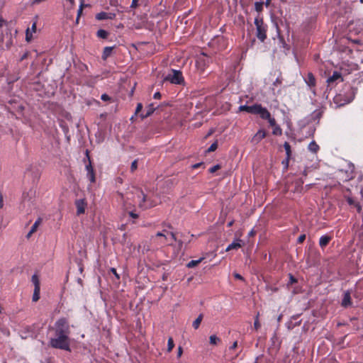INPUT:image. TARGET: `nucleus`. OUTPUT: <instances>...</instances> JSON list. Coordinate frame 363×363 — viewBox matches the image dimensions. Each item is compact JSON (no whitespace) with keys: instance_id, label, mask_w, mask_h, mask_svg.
Returning <instances> with one entry per match:
<instances>
[{"instance_id":"obj_48","label":"nucleus","mask_w":363,"mask_h":363,"mask_svg":"<svg viewBox=\"0 0 363 363\" xmlns=\"http://www.w3.org/2000/svg\"><path fill=\"white\" fill-rule=\"evenodd\" d=\"M143 108V105L142 104L139 103L138 104L137 106H136V109H135V113L138 114Z\"/></svg>"},{"instance_id":"obj_45","label":"nucleus","mask_w":363,"mask_h":363,"mask_svg":"<svg viewBox=\"0 0 363 363\" xmlns=\"http://www.w3.org/2000/svg\"><path fill=\"white\" fill-rule=\"evenodd\" d=\"M101 99L104 101H108L111 99V97L108 94H104L101 95Z\"/></svg>"},{"instance_id":"obj_17","label":"nucleus","mask_w":363,"mask_h":363,"mask_svg":"<svg viewBox=\"0 0 363 363\" xmlns=\"http://www.w3.org/2000/svg\"><path fill=\"white\" fill-rule=\"evenodd\" d=\"M332 236L325 235L320 238L319 245L322 249H324L331 241Z\"/></svg>"},{"instance_id":"obj_21","label":"nucleus","mask_w":363,"mask_h":363,"mask_svg":"<svg viewBox=\"0 0 363 363\" xmlns=\"http://www.w3.org/2000/svg\"><path fill=\"white\" fill-rule=\"evenodd\" d=\"M240 241H241V240H239L238 242H233L231 244H230V245L227 247V248H226L225 251H226V252H228V251H230V250H237V249H238V248L241 247L242 245L240 243Z\"/></svg>"},{"instance_id":"obj_7","label":"nucleus","mask_w":363,"mask_h":363,"mask_svg":"<svg viewBox=\"0 0 363 363\" xmlns=\"http://www.w3.org/2000/svg\"><path fill=\"white\" fill-rule=\"evenodd\" d=\"M343 81L342 74L338 71L333 72V74L327 79L328 88L332 89L338 83Z\"/></svg>"},{"instance_id":"obj_49","label":"nucleus","mask_w":363,"mask_h":363,"mask_svg":"<svg viewBox=\"0 0 363 363\" xmlns=\"http://www.w3.org/2000/svg\"><path fill=\"white\" fill-rule=\"evenodd\" d=\"M233 276L237 279L244 281V278L238 273H234Z\"/></svg>"},{"instance_id":"obj_41","label":"nucleus","mask_w":363,"mask_h":363,"mask_svg":"<svg viewBox=\"0 0 363 363\" xmlns=\"http://www.w3.org/2000/svg\"><path fill=\"white\" fill-rule=\"evenodd\" d=\"M305 240H306V235L305 234H301L298 238L297 242L298 244H301V243H303L304 242Z\"/></svg>"},{"instance_id":"obj_3","label":"nucleus","mask_w":363,"mask_h":363,"mask_svg":"<svg viewBox=\"0 0 363 363\" xmlns=\"http://www.w3.org/2000/svg\"><path fill=\"white\" fill-rule=\"evenodd\" d=\"M357 89L350 85H345L343 93L336 94L333 98V102L337 107L342 106L350 103L355 96Z\"/></svg>"},{"instance_id":"obj_36","label":"nucleus","mask_w":363,"mask_h":363,"mask_svg":"<svg viewBox=\"0 0 363 363\" xmlns=\"http://www.w3.org/2000/svg\"><path fill=\"white\" fill-rule=\"evenodd\" d=\"M33 39V33L30 32V28H27L26 32V40L27 42H30Z\"/></svg>"},{"instance_id":"obj_37","label":"nucleus","mask_w":363,"mask_h":363,"mask_svg":"<svg viewBox=\"0 0 363 363\" xmlns=\"http://www.w3.org/2000/svg\"><path fill=\"white\" fill-rule=\"evenodd\" d=\"M259 314L258 313L255 317V322H254V328L256 330H257L261 326L259 321Z\"/></svg>"},{"instance_id":"obj_20","label":"nucleus","mask_w":363,"mask_h":363,"mask_svg":"<svg viewBox=\"0 0 363 363\" xmlns=\"http://www.w3.org/2000/svg\"><path fill=\"white\" fill-rule=\"evenodd\" d=\"M113 48V47H105L102 53V59L106 60L108 57L111 56Z\"/></svg>"},{"instance_id":"obj_42","label":"nucleus","mask_w":363,"mask_h":363,"mask_svg":"<svg viewBox=\"0 0 363 363\" xmlns=\"http://www.w3.org/2000/svg\"><path fill=\"white\" fill-rule=\"evenodd\" d=\"M297 282V279L291 274H289V284L291 285Z\"/></svg>"},{"instance_id":"obj_58","label":"nucleus","mask_w":363,"mask_h":363,"mask_svg":"<svg viewBox=\"0 0 363 363\" xmlns=\"http://www.w3.org/2000/svg\"><path fill=\"white\" fill-rule=\"evenodd\" d=\"M15 80H17V79H8V84H11V83H13Z\"/></svg>"},{"instance_id":"obj_2","label":"nucleus","mask_w":363,"mask_h":363,"mask_svg":"<svg viewBox=\"0 0 363 363\" xmlns=\"http://www.w3.org/2000/svg\"><path fill=\"white\" fill-rule=\"evenodd\" d=\"M121 201L123 203V207L125 211L133 210V208L138 204L140 208L147 209L155 206L148 200L144 192L138 189H135L134 192L127 194L125 199L123 195L120 194Z\"/></svg>"},{"instance_id":"obj_54","label":"nucleus","mask_w":363,"mask_h":363,"mask_svg":"<svg viewBox=\"0 0 363 363\" xmlns=\"http://www.w3.org/2000/svg\"><path fill=\"white\" fill-rule=\"evenodd\" d=\"M3 206H4L3 195L0 192V208H3Z\"/></svg>"},{"instance_id":"obj_8","label":"nucleus","mask_w":363,"mask_h":363,"mask_svg":"<svg viewBox=\"0 0 363 363\" xmlns=\"http://www.w3.org/2000/svg\"><path fill=\"white\" fill-rule=\"evenodd\" d=\"M262 108V106L259 104H255L252 106L242 105L239 107V111H245L251 114L259 115Z\"/></svg>"},{"instance_id":"obj_30","label":"nucleus","mask_w":363,"mask_h":363,"mask_svg":"<svg viewBox=\"0 0 363 363\" xmlns=\"http://www.w3.org/2000/svg\"><path fill=\"white\" fill-rule=\"evenodd\" d=\"M284 147L286 151V157L289 159L291 157V145L288 142H285L284 144Z\"/></svg>"},{"instance_id":"obj_6","label":"nucleus","mask_w":363,"mask_h":363,"mask_svg":"<svg viewBox=\"0 0 363 363\" xmlns=\"http://www.w3.org/2000/svg\"><path fill=\"white\" fill-rule=\"evenodd\" d=\"M165 81H168L174 84H184V79L182 72L179 70L172 69V73L167 75L164 78Z\"/></svg>"},{"instance_id":"obj_1","label":"nucleus","mask_w":363,"mask_h":363,"mask_svg":"<svg viewBox=\"0 0 363 363\" xmlns=\"http://www.w3.org/2000/svg\"><path fill=\"white\" fill-rule=\"evenodd\" d=\"M52 330L53 337L50 338L49 345L55 349L70 351L71 333L69 321L65 318H59L54 324Z\"/></svg>"},{"instance_id":"obj_51","label":"nucleus","mask_w":363,"mask_h":363,"mask_svg":"<svg viewBox=\"0 0 363 363\" xmlns=\"http://www.w3.org/2000/svg\"><path fill=\"white\" fill-rule=\"evenodd\" d=\"M6 24V20H4L1 16H0V28H2Z\"/></svg>"},{"instance_id":"obj_52","label":"nucleus","mask_w":363,"mask_h":363,"mask_svg":"<svg viewBox=\"0 0 363 363\" xmlns=\"http://www.w3.org/2000/svg\"><path fill=\"white\" fill-rule=\"evenodd\" d=\"M153 98L155 99H160L161 98V94L159 91H157L154 94Z\"/></svg>"},{"instance_id":"obj_64","label":"nucleus","mask_w":363,"mask_h":363,"mask_svg":"<svg viewBox=\"0 0 363 363\" xmlns=\"http://www.w3.org/2000/svg\"><path fill=\"white\" fill-rule=\"evenodd\" d=\"M360 194L362 195V196L363 197V188L361 189L360 191Z\"/></svg>"},{"instance_id":"obj_39","label":"nucleus","mask_w":363,"mask_h":363,"mask_svg":"<svg viewBox=\"0 0 363 363\" xmlns=\"http://www.w3.org/2000/svg\"><path fill=\"white\" fill-rule=\"evenodd\" d=\"M127 212L132 218L136 219L138 218V214L135 213L133 210H129Z\"/></svg>"},{"instance_id":"obj_10","label":"nucleus","mask_w":363,"mask_h":363,"mask_svg":"<svg viewBox=\"0 0 363 363\" xmlns=\"http://www.w3.org/2000/svg\"><path fill=\"white\" fill-rule=\"evenodd\" d=\"M170 232L167 231V230H164L162 232H158L154 237L155 239H157L159 238H162V240L158 241V243L160 245H168L170 246L173 245V242H171L169 243H167L169 241L168 235Z\"/></svg>"},{"instance_id":"obj_50","label":"nucleus","mask_w":363,"mask_h":363,"mask_svg":"<svg viewBox=\"0 0 363 363\" xmlns=\"http://www.w3.org/2000/svg\"><path fill=\"white\" fill-rule=\"evenodd\" d=\"M202 165H203V162L196 163V164L192 165V168L194 169H198L200 167H201Z\"/></svg>"},{"instance_id":"obj_47","label":"nucleus","mask_w":363,"mask_h":363,"mask_svg":"<svg viewBox=\"0 0 363 363\" xmlns=\"http://www.w3.org/2000/svg\"><path fill=\"white\" fill-rule=\"evenodd\" d=\"M82 9H83V5L82 4L78 10V12H77V22H78L79 18L82 13Z\"/></svg>"},{"instance_id":"obj_15","label":"nucleus","mask_w":363,"mask_h":363,"mask_svg":"<svg viewBox=\"0 0 363 363\" xmlns=\"http://www.w3.org/2000/svg\"><path fill=\"white\" fill-rule=\"evenodd\" d=\"M352 298L350 291H347L343 294L341 306L344 308H347L352 306Z\"/></svg>"},{"instance_id":"obj_34","label":"nucleus","mask_w":363,"mask_h":363,"mask_svg":"<svg viewBox=\"0 0 363 363\" xmlns=\"http://www.w3.org/2000/svg\"><path fill=\"white\" fill-rule=\"evenodd\" d=\"M263 5H264V2H255V11H257L258 13L262 11Z\"/></svg>"},{"instance_id":"obj_46","label":"nucleus","mask_w":363,"mask_h":363,"mask_svg":"<svg viewBox=\"0 0 363 363\" xmlns=\"http://www.w3.org/2000/svg\"><path fill=\"white\" fill-rule=\"evenodd\" d=\"M138 1L139 0H133L130 5V8L135 9L138 6Z\"/></svg>"},{"instance_id":"obj_38","label":"nucleus","mask_w":363,"mask_h":363,"mask_svg":"<svg viewBox=\"0 0 363 363\" xmlns=\"http://www.w3.org/2000/svg\"><path fill=\"white\" fill-rule=\"evenodd\" d=\"M220 168H221V166L220 164H216V165H214L212 167H211L208 169V171L210 173H214L216 171H218V169H220Z\"/></svg>"},{"instance_id":"obj_27","label":"nucleus","mask_w":363,"mask_h":363,"mask_svg":"<svg viewBox=\"0 0 363 363\" xmlns=\"http://www.w3.org/2000/svg\"><path fill=\"white\" fill-rule=\"evenodd\" d=\"M308 149L312 152H317L319 150V146L316 144L315 141H312L308 145Z\"/></svg>"},{"instance_id":"obj_26","label":"nucleus","mask_w":363,"mask_h":363,"mask_svg":"<svg viewBox=\"0 0 363 363\" xmlns=\"http://www.w3.org/2000/svg\"><path fill=\"white\" fill-rule=\"evenodd\" d=\"M108 33L103 29H99L96 33V36L99 38L106 39L108 38Z\"/></svg>"},{"instance_id":"obj_60","label":"nucleus","mask_w":363,"mask_h":363,"mask_svg":"<svg viewBox=\"0 0 363 363\" xmlns=\"http://www.w3.org/2000/svg\"><path fill=\"white\" fill-rule=\"evenodd\" d=\"M357 318L353 317V318H350V321H351V322H354V321H357Z\"/></svg>"},{"instance_id":"obj_53","label":"nucleus","mask_w":363,"mask_h":363,"mask_svg":"<svg viewBox=\"0 0 363 363\" xmlns=\"http://www.w3.org/2000/svg\"><path fill=\"white\" fill-rule=\"evenodd\" d=\"M238 347V342L237 341H235L233 345L230 347V350H235Z\"/></svg>"},{"instance_id":"obj_13","label":"nucleus","mask_w":363,"mask_h":363,"mask_svg":"<svg viewBox=\"0 0 363 363\" xmlns=\"http://www.w3.org/2000/svg\"><path fill=\"white\" fill-rule=\"evenodd\" d=\"M75 206L77 208V214L80 215L84 213L87 203L85 199H77L75 201Z\"/></svg>"},{"instance_id":"obj_35","label":"nucleus","mask_w":363,"mask_h":363,"mask_svg":"<svg viewBox=\"0 0 363 363\" xmlns=\"http://www.w3.org/2000/svg\"><path fill=\"white\" fill-rule=\"evenodd\" d=\"M218 148V143L217 141L214 142L211 145V146L206 151V152H211L215 151Z\"/></svg>"},{"instance_id":"obj_29","label":"nucleus","mask_w":363,"mask_h":363,"mask_svg":"<svg viewBox=\"0 0 363 363\" xmlns=\"http://www.w3.org/2000/svg\"><path fill=\"white\" fill-rule=\"evenodd\" d=\"M155 110V108L154 107V105L152 104L147 108V112L145 115L142 116V118H146L150 116Z\"/></svg>"},{"instance_id":"obj_23","label":"nucleus","mask_w":363,"mask_h":363,"mask_svg":"<svg viewBox=\"0 0 363 363\" xmlns=\"http://www.w3.org/2000/svg\"><path fill=\"white\" fill-rule=\"evenodd\" d=\"M203 259L204 257H202L197 260H191L189 262L187 263L186 267L188 268H193L197 266L199 264H200Z\"/></svg>"},{"instance_id":"obj_16","label":"nucleus","mask_w":363,"mask_h":363,"mask_svg":"<svg viewBox=\"0 0 363 363\" xmlns=\"http://www.w3.org/2000/svg\"><path fill=\"white\" fill-rule=\"evenodd\" d=\"M345 198L350 206H354L357 208L358 213L362 211V206L359 202L355 201L353 198L349 196H345Z\"/></svg>"},{"instance_id":"obj_32","label":"nucleus","mask_w":363,"mask_h":363,"mask_svg":"<svg viewBox=\"0 0 363 363\" xmlns=\"http://www.w3.org/2000/svg\"><path fill=\"white\" fill-rule=\"evenodd\" d=\"M272 134L274 135H281L282 134V130L279 125H277L273 127Z\"/></svg>"},{"instance_id":"obj_14","label":"nucleus","mask_w":363,"mask_h":363,"mask_svg":"<svg viewBox=\"0 0 363 363\" xmlns=\"http://www.w3.org/2000/svg\"><path fill=\"white\" fill-rule=\"evenodd\" d=\"M116 15L114 13H107L101 11L96 15V19L98 21H102L106 19H114Z\"/></svg>"},{"instance_id":"obj_33","label":"nucleus","mask_w":363,"mask_h":363,"mask_svg":"<svg viewBox=\"0 0 363 363\" xmlns=\"http://www.w3.org/2000/svg\"><path fill=\"white\" fill-rule=\"evenodd\" d=\"M174 347V343L172 337H169L167 342V352H171Z\"/></svg>"},{"instance_id":"obj_63","label":"nucleus","mask_w":363,"mask_h":363,"mask_svg":"<svg viewBox=\"0 0 363 363\" xmlns=\"http://www.w3.org/2000/svg\"><path fill=\"white\" fill-rule=\"evenodd\" d=\"M354 327L356 330H359V325L357 324L354 325Z\"/></svg>"},{"instance_id":"obj_44","label":"nucleus","mask_w":363,"mask_h":363,"mask_svg":"<svg viewBox=\"0 0 363 363\" xmlns=\"http://www.w3.org/2000/svg\"><path fill=\"white\" fill-rule=\"evenodd\" d=\"M110 272L116 277L118 280L120 279V275L117 273V271L115 268H111Z\"/></svg>"},{"instance_id":"obj_57","label":"nucleus","mask_w":363,"mask_h":363,"mask_svg":"<svg viewBox=\"0 0 363 363\" xmlns=\"http://www.w3.org/2000/svg\"><path fill=\"white\" fill-rule=\"evenodd\" d=\"M271 1L272 0H266V1L264 3V4H265V6L267 7L270 5Z\"/></svg>"},{"instance_id":"obj_56","label":"nucleus","mask_w":363,"mask_h":363,"mask_svg":"<svg viewBox=\"0 0 363 363\" xmlns=\"http://www.w3.org/2000/svg\"><path fill=\"white\" fill-rule=\"evenodd\" d=\"M36 31V22H34L31 27V31L32 33H35Z\"/></svg>"},{"instance_id":"obj_18","label":"nucleus","mask_w":363,"mask_h":363,"mask_svg":"<svg viewBox=\"0 0 363 363\" xmlns=\"http://www.w3.org/2000/svg\"><path fill=\"white\" fill-rule=\"evenodd\" d=\"M305 82L310 87H314L315 86V78L313 73L308 72L307 74Z\"/></svg>"},{"instance_id":"obj_43","label":"nucleus","mask_w":363,"mask_h":363,"mask_svg":"<svg viewBox=\"0 0 363 363\" xmlns=\"http://www.w3.org/2000/svg\"><path fill=\"white\" fill-rule=\"evenodd\" d=\"M30 55V52L29 51H26L25 52L21 57L20 58V61H23L24 60L27 59L28 57V56Z\"/></svg>"},{"instance_id":"obj_31","label":"nucleus","mask_w":363,"mask_h":363,"mask_svg":"<svg viewBox=\"0 0 363 363\" xmlns=\"http://www.w3.org/2000/svg\"><path fill=\"white\" fill-rule=\"evenodd\" d=\"M40 289H34L33 294V301L36 302L40 298Z\"/></svg>"},{"instance_id":"obj_25","label":"nucleus","mask_w":363,"mask_h":363,"mask_svg":"<svg viewBox=\"0 0 363 363\" xmlns=\"http://www.w3.org/2000/svg\"><path fill=\"white\" fill-rule=\"evenodd\" d=\"M31 281L34 285V289H40V280L37 274H33L32 276Z\"/></svg>"},{"instance_id":"obj_5","label":"nucleus","mask_w":363,"mask_h":363,"mask_svg":"<svg viewBox=\"0 0 363 363\" xmlns=\"http://www.w3.org/2000/svg\"><path fill=\"white\" fill-rule=\"evenodd\" d=\"M211 62V58L204 52H202L197 57L196 60V66L199 70H200L201 72H203Z\"/></svg>"},{"instance_id":"obj_28","label":"nucleus","mask_w":363,"mask_h":363,"mask_svg":"<svg viewBox=\"0 0 363 363\" xmlns=\"http://www.w3.org/2000/svg\"><path fill=\"white\" fill-rule=\"evenodd\" d=\"M220 342V339L215 335H212L209 337V342L211 345H216Z\"/></svg>"},{"instance_id":"obj_40","label":"nucleus","mask_w":363,"mask_h":363,"mask_svg":"<svg viewBox=\"0 0 363 363\" xmlns=\"http://www.w3.org/2000/svg\"><path fill=\"white\" fill-rule=\"evenodd\" d=\"M138 168V160H135L132 163L130 166V170L131 172H134Z\"/></svg>"},{"instance_id":"obj_24","label":"nucleus","mask_w":363,"mask_h":363,"mask_svg":"<svg viewBox=\"0 0 363 363\" xmlns=\"http://www.w3.org/2000/svg\"><path fill=\"white\" fill-rule=\"evenodd\" d=\"M169 235L170 238H169V240L177 242L178 243L179 247H182L183 245V242L181 240H177L176 237V234L173 232H170Z\"/></svg>"},{"instance_id":"obj_55","label":"nucleus","mask_w":363,"mask_h":363,"mask_svg":"<svg viewBox=\"0 0 363 363\" xmlns=\"http://www.w3.org/2000/svg\"><path fill=\"white\" fill-rule=\"evenodd\" d=\"M182 353H183V350H182V347H179L177 357H180L182 356Z\"/></svg>"},{"instance_id":"obj_4","label":"nucleus","mask_w":363,"mask_h":363,"mask_svg":"<svg viewBox=\"0 0 363 363\" xmlns=\"http://www.w3.org/2000/svg\"><path fill=\"white\" fill-rule=\"evenodd\" d=\"M255 25L256 26V36L260 42L264 43L267 39V25L264 23L263 18L257 16L255 18Z\"/></svg>"},{"instance_id":"obj_61","label":"nucleus","mask_w":363,"mask_h":363,"mask_svg":"<svg viewBox=\"0 0 363 363\" xmlns=\"http://www.w3.org/2000/svg\"><path fill=\"white\" fill-rule=\"evenodd\" d=\"M303 174L305 177H306V176H307V171H306V169H305V170L303 171Z\"/></svg>"},{"instance_id":"obj_22","label":"nucleus","mask_w":363,"mask_h":363,"mask_svg":"<svg viewBox=\"0 0 363 363\" xmlns=\"http://www.w3.org/2000/svg\"><path fill=\"white\" fill-rule=\"evenodd\" d=\"M203 315L202 313H201L196 318V320L193 322V324H192V326L193 328L196 330L199 328L200 326V324L203 320Z\"/></svg>"},{"instance_id":"obj_12","label":"nucleus","mask_w":363,"mask_h":363,"mask_svg":"<svg viewBox=\"0 0 363 363\" xmlns=\"http://www.w3.org/2000/svg\"><path fill=\"white\" fill-rule=\"evenodd\" d=\"M266 136H267V132L263 129H260L252 138L251 143L255 145H257L262 139H264Z\"/></svg>"},{"instance_id":"obj_9","label":"nucleus","mask_w":363,"mask_h":363,"mask_svg":"<svg viewBox=\"0 0 363 363\" xmlns=\"http://www.w3.org/2000/svg\"><path fill=\"white\" fill-rule=\"evenodd\" d=\"M86 153L89 160V164L86 165V177L91 183H94L96 182L94 169L91 165V162L89 155L88 150H86Z\"/></svg>"},{"instance_id":"obj_62","label":"nucleus","mask_w":363,"mask_h":363,"mask_svg":"<svg viewBox=\"0 0 363 363\" xmlns=\"http://www.w3.org/2000/svg\"><path fill=\"white\" fill-rule=\"evenodd\" d=\"M338 326H341V325H346V323H339L337 324Z\"/></svg>"},{"instance_id":"obj_11","label":"nucleus","mask_w":363,"mask_h":363,"mask_svg":"<svg viewBox=\"0 0 363 363\" xmlns=\"http://www.w3.org/2000/svg\"><path fill=\"white\" fill-rule=\"evenodd\" d=\"M259 116L262 119L267 120L270 126L272 128L277 125L276 120L271 116V113L266 108L263 107L262 111L260 112Z\"/></svg>"},{"instance_id":"obj_19","label":"nucleus","mask_w":363,"mask_h":363,"mask_svg":"<svg viewBox=\"0 0 363 363\" xmlns=\"http://www.w3.org/2000/svg\"><path fill=\"white\" fill-rule=\"evenodd\" d=\"M42 222V219L40 218H38L35 222L33 223V225H32L30 231L28 232V233L27 234L26 237L27 238H30V236L35 233L37 231V229L39 227V225H40Z\"/></svg>"},{"instance_id":"obj_59","label":"nucleus","mask_w":363,"mask_h":363,"mask_svg":"<svg viewBox=\"0 0 363 363\" xmlns=\"http://www.w3.org/2000/svg\"><path fill=\"white\" fill-rule=\"evenodd\" d=\"M234 221L232 220L228 223V227H231L233 225Z\"/></svg>"}]
</instances>
